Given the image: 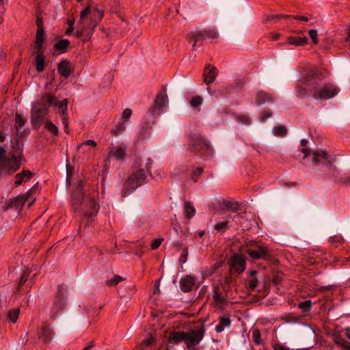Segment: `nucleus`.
Wrapping results in <instances>:
<instances>
[{"instance_id": "1", "label": "nucleus", "mask_w": 350, "mask_h": 350, "mask_svg": "<svg viewBox=\"0 0 350 350\" xmlns=\"http://www.w3.org/2000/svg\"><path fill=\"white\" fill-rule=\"evenodd\" d=\"M103 16V10H100L98 7L92 8L90 5H88L80 12V18L77 25L75 36L77 38H80L85 35L86 37L90 38Z\"/></svg>"}, {"instance_id": "2", "label": "nucleus", "mask_w": 350, "mask_h": 350, "mask_svg": "<svg viewBox=\"0 0 350 350\" xmlns=\"http://www.w3.org/2000/svg\"><path fill=\"white\" fill-rule=\"evenodd\" d=\"M72 198L74 204L75 206H81L83 212L88 217H92L97 214L99 205L94 198L90 196L83 197L81 181L79 182Z\"/></svg>"}, {"instance_id": "3", "label": "nucleus", "mask_w": 350, "mask_h": 350, "mask_svg": "<svg viewBox=\"0 0 350 350\" xmlns=\"http://www.w3.org/2000/svg\"><path fill=\"white\" fill-rule=\"evenodd\" d=\"M218 37L217 31L215 29H204L202 30H195L189 31L187 34V40L191 44L192 50H196L198 42L208 39L213 40Z\"/></svg>"}, {"instance_id": "4", "label": "nucleus", "mask_w": 350, "mask_h": 350, "mask_svg": "<svg viewBox=\"0 0 350 350\" xmlns=\"http://www.w3.org/2000/svg\"><path fill=\"white\" fill-rule=\"evenodd\" d=\"M246 252L250 257L254 260L267 259L271 254V251L267 245L254 241L250 243Z\"/></svg>"}, {"instance_id": "5", "label": "nucleus", "mask_w": 350, "mask_h": 350, "mask_svg": "<svg viewBox=\"0 0 350 350\" xmlns=\"http://www.w3.org/2000/svg\"><path fill=\"white\" fill-rule=\"evenodd\" d=\"M67 287L64 284L57 286V291L55 293V300L51 308V317L53 318L57 315L61 311L66 307V295Z\"/></svg>"}, {"instance_id": "6", "label": "nucleus", "mask_w": 350, "mask_h": 350, "mask_svg": "<svg viewBox=\"0 0 350 350\" xmlns=\"http://www.w3.org/2000/svg\"><path fill=\"white\" fill-rule=\"evenodd\" d=\"M205 333L204 325L195 327L186 332L185 344L188 349H191L198 345L202 340Z\"/></svg>"}, {"instance_id": "7", "label": "nucleus", "mask_w": 350, "mask_h": 350, "mask_svg": "<svg viewBox=\"0 0 350 350\" xmlns=\"http://www.w3.org/2000/svg\"><path fill=\"white\" fill-rule=\"evenodd\" d=\"M317 90V82L313 79H306L295 85L297 97L304 98L309 95L313 96L314 92Z\"/></svg>"}, {"instance_id": "8", "label": "nucleus", "mask_w": 350, "mask_h": 350, "mask_svg": "<svg viewBox=\"0 0 350 350\" xmlns=\"http://www.w3.org/2000/svg\"><path fill=\"white\" fill-rule=\"evenodd\" d=\"M146 178V174L143 170H139L136 172L132 174L125 182V190L124 196L130 193L140 186Z\"/></svg>"}, {"instance_id": "9", "label": "nucleus", "mask_w": 350, "mask_h": 350, "mask_svg": "<svg viewBox=\"0 0 350 350\" xmlns=\"http://www.w3.org/2000/svg\"><path fill=\"white\" fill-rule=\"evenodd\" d=\"M49 109L46 107L33 105L31 113V122L33 127L38 129L44 122L48 114Z\"/></svg>"}, {"instance_id": "10", "label": "nucleus", "mask_w": 350, "mask_h": 350, "mask_svg": "<svg viewBox=\"0 0 350 350\" xmlns=\"http://www.w3.org/2000/svg\"><path fill=\"white\" fill-rule=\"evenodd\" d=\"M338 92V88L332 84H325L322 88H319L317 83V90L314 92L313 98L315 99H329L334 97Z\"/></svg>"}, {"instance_id": "11", "label": "nucleus", "mask_w": 350, "mask_h": 350, "mask_svg": "<svg viewBox=\"0 0 350 350\" xmlns=\"http://www.w3.org/2000/svg\"><path fill=\"white\" fill-rule=\"evenodd\" d=\"M313 163L317 165L323 163L325 165L332 167L335 161V158L328 154L325 150H314L312 152Z\"/></svg>"}, {"instance_id": "12", "label": "nucleus", "mask_w": 350, "mask_h": 350, "mask_svg": "<svg viewBox=\"0 0 350 350\" xmlns=\"http://www.w3.org/2000/svg\"><path fill=\"white\" fill-rule=\"evenodd\" d=\"M189 137L191 141L190 151L202 153H207L209 151V145L200 135L192 134Z\"/></svg>"}, {"instance_id": "13", "label": "nucleus", "mask_w": 350, "mask_h": 350, "mask_svg": "<svg viewBox=\"0 0 350 350\" xmlns=\"http://www.w3.org/2000/svg\"><path fill=\"white\" fill-rule=\"evenodd\" d=\"M217 75L218 71L215 66H213L211 64H206L203 72V81L207 85H209L215 81ZM206 91L211 96H213L209 86L206 88Z\"/></svg>"}, {"instance_id": "14", "label": "nucleus", "mask_w": 350, "mask_h": 350, "mask_svg": "<svg viewBox=\"0 0 350 350\" xmlns=\"http://www.w3.org/2000/svg\"><path fill=\"white\" fill-rule=\"evenodd\" d=\"M168 103V97L166 89L163 88L156 96L154 99V106L152 109V114H159L161 108L165 107Z\"/></svg>"}, {"instance_id": "15", "label": "nucleus", "mask_w": 350, "mask_h": 350, "mask_svg": "<svg viewBox=\"0 0 350 350\" xmlns=\"http://www.w3.org/2000/svg\"><path fill=\"white\" fill-rule=\"evenodd\" d=\"M229 263L231 270L235 271L237 273H241L245 269V258L241 255H233Z\"/></svg>"}, {"instance_id": "16", "label": "nucleus", "mask_w": 350, "mask_h": 350, "mask_svg": "<svg viewBox=\"0 0 350 350\" xmlns=\"http://www.w3.org/2000/svg\"><path fill=\"white\" fill-rule=\"evenodd\" d=\"M21 161L14 159L13 157H6L0 164V167L8 171V173H12L18 170L21 166Z\"/></svg>"}, {"instance_id": "17", "label": "nucleus", "mask_w": 350, "mask_h": 350, "mask_svg": "<svg viewBox=\"0 0 350 350\" xmlns=\"http://www.w3.org/2000/svg\"><path fill=\"white\" fill-rule=\"evenodd\" d=\"M180 286L183 292H189L196 288V280L191 275H187L180 280Z\"/></svg>"}, {"instance_id": "18", "label": "nucleus", "mask_w": 350, "mask_h": 350, "mask_svg": "<svg viewBox=\"0 0 350 350\" xmlns=\"http://www.w3.org/2000/svg\"><path fill=\"white\" fill-rule=\"evenodd\" d=\"M57 71L61 76L68 78L72 72L73 68L68 61L63 59L57 65Z\"/></svg>"}, {"instance_id": "19", "label": "nucleus", "mask_w": 350, "mask_h": 350, "mask_svg": "<svg viewBox=\"0 0 350 350\" xmlns=\"http://www.w3.org/2000/svg\"><path fill=\"white\" fill-rule=\"evenodd\" d=\"M23 142L21 140L17 139L14 145L12 146V149L10 152V156L21 161L23 159Z\"/></svg>"}, {"instance_id": "20", "label": "nucleus", "mask_w": 350, "mask_h": 350, "mask_svg": "<svg viewBox=\"0 0 350 350\" xmlns=\"http://www.w3.org/2000/svg\"><path fill=\"white\" fill-rule=\"evenodd\" d=\"M68 99L65 98L62 100L59 101L57 106L59 107V113H62V121L65 127L66 132H68V117H67V106H68Z\"/></svg>"}, {"instance_id": "21", "label": "nucleus", "mask_w": 350, "mask_h": 350, "mask_svg": "<svg viewBox=\"0 0 350 350\" xmlns=\"http://www.w3.org/2000/svg\"><path fill=\"white\" fill-rule=\"evenodd\" d=\"M177 13L179 14L184 19L191 18L195 15L194 9L192 6L187 4H183L179 6L176 10Z\"/></svg>"}, {"instance_id": "22", "label": "nucleus", "mask_w": 350, "mask_h": 350, "mask_svg": "<svg viewBox=\"0 0 350 350\" xmlns=\"http://www.w3.org/2000/svg\"><path fill=\"white\" fill-rule=\"evenodd\" d=\"M33 176V174L29 170H23L15 176L14 184L16 186H19L22 183H26L28 180L31 179Z\"/></svg>"}, {"instance_id": "23", "label": "nucleus", "mask_w": 350, "mask_h": 350, "mask_svg": "<svg viewBox=\"0 0 350 350\" xmlns=\"http://www.w3.org/2000/svg\"><path fill=\"white\" fill-rule=\"evenodd\" d=\"M186 340V332L178 331V332H173L170 334L169 336L168 341L170 342H174L177 344L182 341L185 342Z\"/></svg>"}, {"instance_id": "24", "label": "nucleus", "mask_w": 350, "mask_h": 350, "mask_svg": "<svg viewBox=\"0 0 350 350\" xmlns=\"http://www.w3.org/2000/svg\"><path fill=\"white\" fill-rule=\"evenodd\" d=\"M35 62L36 70L39 72H42L45 66V57L44 55V51H37Z\"/></svg>"}, {"instance_id": "25", "label": "nucleus", "mask_w": 350, "mask_h": 350, "mask_svg": "<svg viewBox=\"0 0 350 350\" xmlns=\"http://www.w3.org/2000/svg\"><path fill=\"white\" fill-rule=\"evenodd\" d=\"M53 332L50 325H46L42 328V334L40 338L43 340L44 343H49L53 338Z\"/></svg>"}, {"instance_id": "26", "label": "nucleus", "mask_w": 350, "mask_h": 350, "mask_svg": "<svg viewBox=\"0 0 350 350\" xmlns=\"http://www.w3.org/2000/svg\"><path fill=\"white\" fill-rule=\"evenodd\" d=\"M126 155V150L122 147H113L107 156L109 160L111 156H113L116 159L122 160Z\"/></svg>"}, {"instance_id": "27", "label": "nucleus", "mask_w": 350, "mask_h": 350, "mask_svg": "<svg viewBox=\"0 0 350 350\" xmlns=\"http://www.w3.org/2000/svg\"><path fill=\"white\" fill-rule=\"evenodd\" d=\"M44 38V30H37L35 40V48L37 51H43L42 45Z\"/></svg>"}, {"instance_id": "28", "label": "nucleus", "mask_w": 350, "mask_h": 350, "mask_svg": "<svg viewBox=\"0 0 350 350\" xmlns=\"http://www.w3.org/2000/svg\"><path fill=\"white\" fill-rule=\"evenodd\" d=\"M32 191L33 188L31 189L25 194L18 196L16 198H15V199L12 202L14 206H16L17 208L19 206H22L25 204V202L30 198Z\"/></svg>"}, {"instance_id": "29", "label": "nucleus", "mask_w": 350, "mask_h": 350, "mask_svg": "<svg viewBox=\"0 0 350 350\" xmlns=\"http://www.w3.org/2000/svg\"><path fill=\"white\" fill-rule=\"evenodd\" d=\"M332 340L336 345L342 347V350H350V342L345 341L341 336L334 334L332 336Z\"/></svg>"}, {"instance_id": "30", "label": "nucleus", "mask_w": 350, "mask_h": 350, "mask_svg": "<svg viewBox=\"0 0 350 350\" xmlns=\"http://www.w3.org/2000/svg\"><path fill=\"white\" fill-rule=\"evenodd\" d=\"M273 100L271 96L267 92L260 91L257 93L256 103L258 105H262Z\"/></svg>"}, {"instance_id": "31", "label": "nucleus", "mask_w": 350, "mask_h": 350, "mask_svg": "<svg viewBox=\"0 0 350 350\" xmlns=\"http://www.w3.org/2000/svg\"><path fill=\"white\" fill-rule=\"evenodd\" d=\"M288 42L290 44L295 46H304L308 42V39L306 37H293L290 36L287 38Z\"/></svg>"}, {"instance_id": "32", "label": "nucleus", "mask_w": 350, "mask_h": 350, "mask_svg": "<svg viewBox=\"0 0 350 350\" xmlns=\"http://www.w3.org/2000/svg\"><path fill=\"white\" fill-rule=\"evenodd\" d=\"M185 216L187 219H191L196 213V209L190 202H185L184 203Z\"/></svg>"}, {"instance_id": "33", "label": "nucleus", "mask_w": 350, "mask_h": 350, "mask_svg": "<svg viewBox=\"0 0 350 350\" xmlns=\"http://www.w3.org/2000/svg\"><path fill=\"white\" fill-rule=\"evenodd\" d=\"M230 325V320L227 317H221L219 319V324L216 326L215 330L217 332H221L226 327H229Z\"/></svg>"}, {"instance_id": "34", "label": "nucleus", "mask_w": 350, "mask_h": 350, "mask_svg": "<svg viewBox=\"0 0 350 350\" xmlns=\"http://www.w3.org/2000/svg\"><path fill=\"white\" fill-rule=\"evenodd\" d=\"M256 271H252L250 273V279L248 280V287L251 290L254 289L258 283V280L256 277Z\"/></svg>"}, {"instance_id": "35", "label": "nucleus", "mask_w": 350, "mask_h": 350, "mask_svg": "<svg viewBox=\"0 0 350 350\" xmlns=\"http://www.w3.org/2000/svg\"><path fill=\"white\" fill-rule=\"evenodd\" d=\"M228 228V221L227 219L222 221H219L215 224V229L219 232H225Z\"/></svg>"}, {"instance_id": "36", "label": "nucleus", "mask_w": 350, "mask_h": 350, "mask_svg": "<svg viewBox=\"0 0 350 350\" xmlns=\"http://www.w3.org/2000/svg\"><path fill=\"white\" fill-rule=\"evenodd\" d=\"M44 124L45 128L47 129L49 132L55 135H57L58 129L51 121L46 120Z\"/></svg>"}, {"instance_id": "37", "label": "nucleus", "mask_w": 350, "mask_h": 350, "mask_svg": "<svg viewBox=\"0 0 350 350\" xmlns=\"http://www.w3.org/2000/svg\"><path fill=\"white\" fill-rule=\"evenodd\" d=\"M70 42L66 39L61 40L55 44L56 50L65 51L69 46Z\"/></svg>"}, {"instance_id": "38", "label": "nucleus", "mask_w": 350, "mask_h": 350, "mask_svg": "<svg viewBox=\"0 0 350 350\" xmlns=\"http://www.w3.org/2000/svg\"><path fill=\"white\" fill-rule=\"evenodd\" d=\"M19 313H20L19 308H15V309L11 310L8 313V318L12 323H15L18 319Z\"/></svg>"}, {"instance_id": "39", "label": "nucleus", "mask_w": 350, "mask_h": 350, "mask_svg": "<svg viewBox=\"0 0 350 350\" xmlns=\"http://www.w3.org/2000/svg\"><path fill=\"white\" fill-rule=\"evenodd\" d=\"M220 207H221L223 213H224L225 211H227V210L235 211V209H236L235 208H234L233 202H232L230 201H228V200H223L220 203Z\"/></svg>"}, {"instance_id": "40", "label": "nucleus", "mask_w": 350, "mask_h": 350, "mask_svg": "<svg viewBox=\"0 0 350 350\" xmlns=\"http://www.w3.org/2000/svg\"><path fill=\"white\" fill-rule=\"evenodd\" d=\"M124 278L120 275H115L112 279L106 281V284L109 286L117 285L119 282L124 281Z\"/></svg>"}, {"instance_id": "41", "label": "nucleus", "mask_w": 350, "mask_h": 350, "mask_svg": "<svg viewBox=\"0 0 350 350\" xmlns=\"http://www.w3.org/2000/svg\"><path fill=\"white\" fill-rule=\"evenodd\" d=\"M126 129V126H125V123L123 122H120L118 123L116 126L115 128L111 131V132L113 133V134L115 135V136H118V135H120L123 131H124Z\"/></svg>"}, {"instance_id": "42", "label": "nucleus", "mask_w": 350, "mask_h": 350, "mask_svg": "<svg viewBox=\"0 0 350 350\" xmlns=\"http://www.w3.org/2000/svg\"><path fill=\"white\" fill-rule=\"evenodd\" d=\"M252 340L256 345H260L261 343V335L258 329H254L252 330Z\"/></svg>"}, {"instance_id": "43", "label": "nucleus", "mask_w": 350, "mask_h": 350, "mask_svg": "<svg viewBox=\"0 0 350 350\" xmlns=\"http://www.w3.org/2000/svg\"><path fill=\"white\" fill-rule=\"evenodd\" d=\"M273 133L278 136H284L287 132V129L284 126H278L273 129Z\"/></svg>"}, {"instance_id": "44", "label": "nucleus", "mask_w": 350, "mask_h": 350, "mask_svg": "<svg viewBox=\"0 0 350 350\" xmlns=\"http://www.w3.org/2000/svg\"><path fill=\"white\" fill-rule=\"evenodd\" d=\"M202 98L200 96H195L190 100V105L193 107H197L202 103Z\"/></svg>"}, {"instance_id": "45", "label": "nucleus", "mask_w": 350, "mask_h": 350, "mask_svg": "<svg viewBox=\"0 0 350 350\" xmlns=\"http://www.w3.org/2000/svg\"><path fill=\"white\" fill-rule=\"evenodd\" d=\"M25 120L20 114H16L15 118V127L18 130L20 127L24 126Z\"/></svg>"}, {"instance_id": "46", "label": "nucleus", "mask_w": 350, "mask_h": 350, "mask_svg": "<svg viewBox=\"0 0 350 350\" xmlns=\"http://www.w3.org/2000/svg\"><path fill=\"white\" fill-rule=\"evenodd\" d=\"M312 302L310 300L300 302L298 304L299 308L302 309L304 312L309 311L311 308Z\"/></svg>"}, {"instance_id": "47", "label": "nucleus", "mask_w": 350, "mask_h": 350, "mask_svg": "<svg viewBox=\"0 0 350 350\" xmlns=\"http://www.w3.org/2000/svg\"><path fill=\"white\" fill-rule=\"evenodd\" d=\"M213 299L215 303L217 304H224L225 301L224 298L223 297L222 295L219 293L217 290L214 292Z\"/></svg>"}, {"instance_id": "48", "label": "nucleus", "mask_w": 350, "mask_h": 350, "mask_svg": "<svg viewBox=\"0 0 350 350\" xmlns=\"http://www.w3.org/2000/svg\"><path fill=\"white\" fill-rule=\"evenodd\" d=\"M310 38L314 44L318 43V32L316 29H310L308 32Z\"/></svg>"}, {"instance_id": "49", "label": "nucleus", "mask_w": 350, "mask_h": 350, "mask_svg": "<svg viewBox=\"0 0 350 350\" xmlns=\"http://www.w3.org/2000/svg\"><path fill=\"white\" fill-rule=\"evenodd\" d=\"M44 98H49V105H57L58 101L55 96H50L48 94H44Z\"/></svg>"}, {"instance_id": "50", "label": "nucleus", "mask_w": 350, "mask_h": 350, "mask_svg": "<svg viewBox=\"0 0 350 350\" xmlns=\"http://www.w3.org/2000/svg\"><path fill=\"white\" fill-rule=\"evenodd\" d=\"M163 241V238L156 239L154 241H152L151 243L152 250L157 249L161 245Z\"/></svg>"}, {"instance_id": "51", "label": "nucleus", "mask_w": 350, "mask_h": 350, "mask_svg": "<svg viewBox=\"0 0 350 350\" xmlns=\"http://www.w3.org/2000/svg\"><path fill=\"white\" fill-rule=\"evenodd\" d=\"M29 276V273L27 271H24L20 278L19 282H18V288L23 285L26 281L27 280Z\"/></svg>"}, {"instance_id": "52", "label": "nucleus", "mask_w": 350, "mask_h": 350, "mask_svg": "<svg viewBox=\"0 0 350 350\" xmlns=\"http://www.w3.org/2000/svg\"><path fill=\"white\" fill-rule=\"evenodd\" d=\"M84 146H92L93 147H96L97 146V144L94 140L88 139L85 141L83 144H80L78 146V149L83 148Z\"/></svg>"}, {"instance_id": "53", "label": "nucleus", "mask_w": 350, "mask_h": 350, "mask_svg": "<svg viewBox=\"0 0 350 350\" xmlns=\"http://www.w3.org/2000/svg\"><path fill=\"white\" fill-rule=\"evenodd\" d=\"M132 111L130 109H125L122 114V119L124 121L127 120L131 116Z\"/></svg>"}, {"instance_id": "54", "label": "nucleus", "mask_w": 350, "mask_h": 350, "mask_svg": "<svg viewBox=\"0 0 350 350\" xmlns=\"http://www.w3.org/2000/svg\"><path fill=\"white\" fill-rule=\"evenodd\" d=\"M187 256H188L187 249L185 248L183 250L182 254L180 256V259H179L180 262L182 264L185 263L187 261Z\"/></svg>"}, {"instance_id": "55", "label": "nucleus", "mask_w": 350, "mask_h": 350, "mask_svg": "<svg viewBox=\"0 0 350 350\" xmlns=\"http://www.w3.org/2000/svg\"><path fill=\"white\" fill-rule=\"evenodd\" d=\"M49 104V98H44V94L41 96L40 100H38L35 104L42 107H46V104Z\"/></svg>"}, {"instance_id": "56", "label": "nucleus", "mask_w": 350, "mask_h": 350, "mask_svg": "<svg viewBox=\"0 0 350 350\" xmlns=\"http://www.w3.org/2000/svg\"><path fill=\"white\" fill-rule=\"evenodd\" d=\"M203 172L202 167H198L193 172L191 178L194 180V182L197 181L196 176H200Z\"/></svg>"}, {"instance_id": "57", "label": "nucleus", "mask_w": 350, "mask_h": 350, "mask_svg": "<svg viewBox=\"0 0 350 350\" xmlns=\"http://www.w3.org/2000/svg\"><path fill=\"white\" fill-rule=\"evenodd\" d=\"M36 26L37 30H44L43 27L42 18L39 16H38L36 18Z\"/></svg>"}, {"instance_id": "58", "label": "nucleus", "mask_w": 350, "mask_h": 350, "mask_svg": "<svg viewBox=\"0 0 350 350\" xmlns=\"http://www.w3.org/2000/svg\"><path fill=\"white\" fill-rule=\"evenodd\" d=\"M154 342V338L152 336H150L148 339L144 340L141 345L148 347L151 345Z\"/></svg>"}, {"instance_id": "59", "label": "nucleus", "mask_w": 350, "mask_h": 350, "mask_svg": "<svg viewBox=\"0 0 350 350\" xmlns=\"http://www.w3.org/2000/svg\"><path fill=\"white\" fill-rule=\"evenodd\" d=\"M274 350H289L288 348L284 347L280 343H275L273 345Z\"/></svg>"}, {"instance_id": "60", "label": "nucleus", "mask_w": 350, "mask_h": 350, "mask_svg": "<svg viewBox=\"0 0 350 350\" xmlns=\"http://www.w3.org/2000/svg\"><path fill=\"white\" fill-rule=\"evenodd\" d=\"M5 158V150L0 146V164Z\"/></svg>"}, {"instance_id": "61", "label": "nucleus", "mask_w": 350, "mask_h": 350, "mask_svg": "<svg viewBox=\"0 0 350 350\" xmlns=\"http://www.w3.org/2000/svg\"><path fill=\"white\" fill-rule=\"evenodd\" d=\"M301 152L304 154V158L307 157L308 156H309L311 153V151L310 149L308 148H303L301 149Z\"/></svg>"}, {"instance_id": "62", "label": "nucleus", "mask_w": 350, "mask_h": 350, "mask_svg": "<svg viewBox=\"0 0 350 350\" xmlns=\"http://www.w3.org/2000/svg\"><path fill=\"white\" fill-rule=\"evenodd\" d=\"M347 36L345 38V42L350 44V25H349V27L347 29Z\"/></svg>"}, {"instance_id": "63", "label": "nucleus", "mask_w": 350, "mask_h": 350, "mask_svg": "<svg viewBox=\"0 0 350 350\" xmlns=\"http://www.w3.org/2000/svg\"><path fill=\"white\" fill-rule=\"evenodd\" d=\"M94 346V342L93 341L90 342L88 345L84 347L82 350H90Z\"/></svg>"}, {"instance_id": "64", "label": "nucleus", "mask_w": 350, "mask_h": 350, "mask_svg": "<svg viewBox=\"0 0 350 350\" xmlns=\"http://www.w3.org/2000/svg\"><path fill=\"white\" fill-rule=\"evenodd\" d=\"M341 182L343 184H345V185H350V175L348 177H347V178L341 179Z\"/></svg>"}]
</instances>
